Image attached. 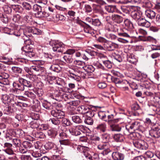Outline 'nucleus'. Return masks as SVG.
<instances>
[{
  "mask_svg": "<svg viewBox=\"0 0 160 160\" xmlns=\"http://www.w3.org/2000/svg\"><path fill=\"white\" fill-rule=\"evenodd\" d=\"M84 30L85 32L91 34L93 33V30L91 27L88 25H86L84 27Z\"/></svg>",
  "mask_w": 160,
  "mask_h": 160,
  "instance_id": "nucleus-44",
  "label": "nucleus"
},
{
  "mask_svg": "<svg viewBox=\"0 0 160 160\" xmlns=\"http://www.w3.org/2000/svg\"><path fill=\"white\" fill-rule=\"evenodd\" d=\"M30 35L29 34H25L24 33L23 35L22 36V38L24 40V42H28V44H32V43L33 42L30 40L29 39V38L28 37H30Z\"/></svg>",
  "mask_w": 160,
  "mask_h": 160,
  "instance_id": "nucleus-37",
  "label": "nucleus"
},
{
  "mask_svg": "<svg viewBox=\"0 0 160 160\" xmlns=\"http://www.w3.org/2000/svg\"><path fill=\"white\" fill-rule=\"evenodd\" d=\"M136 130L142 132L145 131V128L139 122L137 121L132 122L126 125L123 133L126 135H128Z\"/></svg>",
  "mask_w": 160,
  "mask_h": 160,
  "instance_id": "nucleus-2",
  "label": "nucleus"
},
{
  "mask_svg": "<svg viewBox=\"0 0 160 160\" xmlns=\"http://www.w3.org/2000/svg\"><path fill=\"white\" fill-rule=\"evenodd\" d=\"M24 94L27 96L28 97L32 99L34 98L35 97V94L33 92L28 91H25Z\"/></svg>",
  "mask_w": 160,
  "mask_h": 160,
  "instance_id": "nucleus-53",
  "label": "nucleus"
},
{
  "mask_svg": "<svg viewBox=\"0 0 160 160\" xmlns=\"http://www.w3.org/2000/svg\"><path fill=\"white\" fill-rule=\"evenodd\" d=\"M80 108L81 110H80L82 112V113L83 114H86L90 110L89 108L84 106H82Z\"/></svg>",
  "mask_w": 160,
  "mask_h": 160,
  "instance_id": "nucleus-58",
  "label": "nucleus"
},
{
  "mask_svg": "<svg viewBox=\"0 0 160 160\" xmlns=\"http://www.w3.org/2000/svg\"><path fill=\"white\" fill-rule=\"evenodd\" d=\"M64 60L68 63H71L73 61V59L71 57L68 55H66L63 56Z\"/></svg>",
  "mask_w": 160,
  "mask_h": 160,
  "instance_id": "nucleus-50",
  "label": "nucleus"
},
{
  "mask_svg": "<svg viewBox=\"0 0 160 160\" xmlns=\"http://www.w3.org/2000/svg\"><path fill=\"white\" fill-rule=\"evenodd\" d=\"M33 9L34 11L37 12L36 15L39 18L47 17L49 16V14L45 11L44 7L40 5L34 4L33 6Z\"/></svg>",
  "mask_w": 160,
  "mask_h": 160,
  "instance_id": "nucleus-6",
  "label": "nucleus"
},
{
  "mask_svg": "<svg viewBox=\"0 0 160 160\" xmlns=\"http://www.w3.org/2000/svg\"><path fill=\"white\" fill-rule=\"evenodd\" d=\"M145 14L147 17L151 19H154L156 16L155 12L151 9L147 10L145 11Z\"/></svg>",
  "mask_w": 160,
  "mask_h": 160,
  "instance_id": "nucleus-16",
  "label": "nucleus"
},
{
  "mask_svg": "<svg viewBox=\"0 0 160 160\" xmlns=\"http://www.w3.org/2000/svg\"><path fill=\"white\" fill-rule=\"evenodd\" d=\"M118 34L119 36L121 37L118 39V41L123 43H126L128 42L127 40V38H130L131 37L130 36V32L128 31L126 32L125 29H120L117 31Z\"/></svg>",
  "mask_w": 160,
  "mask_h": 160,
  "instance_id": "nucleus-5",
  "label": "nucleus"
},
{
  "mask_svg": "<svg viewBox=\"0 0 160 160\" xmlns=\"http://www.w3.org/2000/svg\"><path fill=\"white\" fill-rule=\"evenodd\" d=\"M69 131L73 135L77 136L80 135V133L78 131L77 126L70 128L69 129Z\"/></svg>",
  "mask_w": 160,
  "mask_h": 160,
  "instance_id": "nucleus-17",
  "label": "nucleus"
},
{
  "mask_svg": "<svg viewBox=\"0 0 160 160\" xmlns=\"http://www.w3.org/2000/svg\"><path fill=\"white\" fill-rule=\"evenodd\" d=\"M127 60L131 63H134L135 62V59L134 55L133 54H128L127 55Z\"/></svg>",
  "mask_w": 160,
  "mask_h": 160,
  "instance_id": "nucleus-35",
  "label": "nucleus"
},
{
  "mask_svg": "<svg viewBox=\"0 0 160 160\" xmlns=\"http://www.w3.org/2000/svg\"><path fill=\"white\" fill-rule=\"evenodd\" d=\"M55 145L54 143L48 142L45 145L44 147L46 150H49L52 149H53Z\"/></svg>",
  "mask_w": 160,
  "mask_h": 160,
  "instance_id": "nucleus-28",
  "label": "nucleus"
},
{
  "mask_svg": "<svg viewBox=\"0 0 160 160\" xmlns=\"http://www.w3.org/2000/svg\"><path fill=\"white\" fill-rule=\"evenodd\" d=\"M59 142L60 144L65 145H69L71 143L70 141L68 139L60 140Z\"/></svg>",
  "mask_w": 160,
  "mask_h": 160,
  "instance_id": "nucleus-52",
  "label": "nucleus"
},
{
  "mask_svg": "<svg viewBox=\"0 0 160 160\" xmlns=\"http://www.w3.org/2000/svg\"><path fill=\"white\" fill-rule=\"evenodd\" d=\"M74 63L75 65V67L79 68L80 69H84L85 63L83 61L80 60H75L74 61Z\"/></svg>",
  "mask_w": 160,
  "mask_h": 160,
  "instance_id": "nucleus-19",
  "label": "nucleus"
},
{
  "mask_svg": "<svg viewBox=\"0 0 160 160\" xmlns=\"http://www.w3.org/2000/svg\"><path fill=\"white\" fill-rule=\"evenodd\" d=\"M84 122L87 124L91 125L93 124V119L90 117H86Z\"/></svg>",
  "mask_w": 160,
  "mask_h": 160,
  "instance_id": "nucleus-40",
  "label": "nucleus"
},
{
  "mask_svg": "<svg viewBox=\"0 0 160 160\" xmlns=\"http://www.w3.org/2000/svg\"><path fill=\"white\" fill-rule=\"evenodd\" d=\"M105 9L109 12L112 13L115 11V7L112 5H108L105 7Z\"/></svg>",
  "mask_w": 160,
  "mask_h": 160,
  "instance_id": "nucleus-45",
  "label": "nucleus"
},
{
  "mask_svg": "<svg viewBox=\"0 0 160 160\" xmlns=\"http://www.w3.org/2000/svg\"><path fill=\"white\" fill-rule=\"evenodd\" d=\"M107 127L106 124L104 123H101L97 125L96 129L101 132H105L106 130Z\"/></svg>",
  "mask_w": 160,
  "mask_h": 160,
  "instance_id": "nucleus-18",
  "label": "nucleus"
},
{
  "mask_svg": "<svg viewBox=\"0 0 160 160\" xmlns=\"http://www.w3.org/2000/svg\"><path fill=\"white\" fill-rule=\"evenodd\" d=\"M30 69L32 71L41 72L43 71L44 68L40 66H32L30 68Z\"/></svg>",
  "mask_w": 160,
  "mask_h": 160,
  "instance_id": "nucleus-32",
  "label": "nucleus"
},
{
  "mask_svg": "<svg viewBox=\"0 0 160 160\" xmlns=\"http://www.w3.org/2000/svg\"><path fill=\"white\" fill-rule=\"evenodd\" d=\"M24 70L27 73H28L29 75V78L26 80H31L32 82V85L33 84V80H32V79L34 78L33 76L31 75L32 74V70H31L30 68L29 69L28 67H25L24 68Z\"/></svg>",
  "mask_w": 160,
  "mask_h": 160,
  "instance_id": "nucleus-30",
  "label": "nucleus"
},
{
  "mask_svg": "<svg viewBox=\"0 0 160 160\" xmlns=\"http://www.w3.org/2000/svg\"><path fill=\"white\" fill-rule=\"evenodd\" d=\"M22 145L24 148H25L28 150L31 147L32 144L30 142L25 141L23 142Z\"/></svg>",
  "mask_w": 160,
  "mask_h": 160,
  "instance_id": "nucleus-39",
  "label": "nucleus"
},
{
  "mask_svg": "<svg viewBox=\"0 0 160 160\" xmlns=\"http://www.w3.org/2000/svg\"><path fill=\"white\" fill-rule=\"evenodd\" d=\"M112 156L114 160H123L124 158V155L118 152H113Z\"/></svg>",
  "mask_w": 160,
  "mask_h": 160,
  "instance_id": "nucleus-11",
  "label": "nucleus"
},
{
  "mask_svg": "<svg viewBox=\"0 0 160 160\" xmlns=\"http://www.w3.org/2000/svg\"><path fill=\"white\" fill-rule=\"evenodd\" d=\"M12 9L16 12L20 13L22 12L23 9L19 5H12Z\"/></svg>",
  "mask_w": 160,
  "mask_h": 160,
  "instance_id": "nucleus-24",
  "label": "nucleus"
},
{
  "mask_svg": "<svg viewBox=\"0 0 160 160\" xmlns=\"http://www.w3.org/2000/svg\"><path fill=\"white\" fill-rule=\"evenodd\" d=\"M85 52L88 53L89 55L88 56L89 57H90V58H91V57L94 56L96 54V52L89 49L86 50Z\"/></svg>",
  "mask_w": 160,
  "mask_h": 160,
  "instance_id": "nucleus-57",
  "label": "nucleus"
},
{
  "mask_svg": "<svg viewBox=\"0 0 160 160\" xmlns=\"http://www.w3.org/2000/svg\"><path fill=\"white\" fill-rule=\"evenodd\" d=\"M0 60H1V62H2L4 63L5 64L9 65L11 63L10 59L5 56H0Z\"/></svg>",
  "mask_w": 160,
  "mask_h": 160,
  "instance_id": "nucleus-26",
  "label": "nucleus"
},
{
  "mask_svg": "<svg viewBox=\"0 0 160 160\" xmlns=\"http://www.w3.org/2000/svg\"><path fill=\"white\" fill-rule=\"evenodd\" d=\"M10 95L7 94H3L1 97V99L5 104L10 102L11 101L12 99L10 98Z\"/></svg>",
  "mask_w": 160,
  "mask_h": 160,
  "instance_id": "nucleus-20",
  "label": "nucleus"
},
{
  "mask_svg": "<svg viewBox=\"0 0 160 160\" xmlns=\"http://www.w3.org/2000/svg\"><path fill=\"white\" fill-rule=\"evenodd\" d=\"M124 23L125 26L129 29H132L133 28L132 24L128 19L124 20Z\"/></svg>",
  "mask_w": 160,
  "mask_h": 160,
  "instance_id": "nucleus-33",
  "label": "nucleus"
},
{
  "mask_svg": "<svg viewBox=\"0 0 160 160\" xmlns=\"http://www.w3.org/2000/svg\"><path fill=\"white\" fill-rule=\"evenodd\" d=\"M72 120L75 123H79L81 122L82 120L79 116L77 115H74L72 117Z\"/></svg>",
  "mask_w": 160,
  "mask_h": 160,
  "instance_id": "nucleus-43",
  "label": "nucleus"
},
{
  "mask_svg": "<svg viewBox=\"0 0 160 160\" xmlns=\"http://www.w3.org/2000/svg\"><path fill=\"white\" fill-rule=\"evenodd\" d=\"M22 131L21 130H17L15 129V130H9V132L8 133H6V137L7 138L8 137L10 140H12V143L13 145L15 146L16 147H20L21 145V140L19 138H12V136H16L17 137V134L19 132H22Z\"/></svg>",
  "mask_w": 160,
  "mask_h": 160,
  "instance_id": "nucleus-3",
  "label": "nucleus"
},
{
  "mask_svg": "<svg viewBox=\"0 0 160 160\" xmlns=\"http://www.w3.org/2000/svg\"><path fill=\"white\" fill-rule=\"evenodd\" d=\"M35 137L38 138H43L45 137V135L42 132H37L35 133Z\"/></svg>",
  "mask_w": 160,
  "mask_h": 160,
  "instance_id": "nucleus-59",
  "label": "nucleus"
},
{
  "mask_svg": "<svg viewBox=\"0 0 160 160\" xmlns=\"http://www.w3.org/2000/svg\"><path fill=\"white\" fill-rule=\"evenodd\" d=\"M102 138L104 142H108L110 138V135L107 133H105L102 134Z\"/></svg>",
  "mask_w": 160,
  "mask_h": 160,
  "instance_id": "nucleus-46",
  "label": "nucleus"
},
{
  "mask_svg": "<svg viewBox=\"0 0 160 160\" xmlns=\"http://www.w3.org/2000/svg\"><path fill=\"white\" fill-rule=\"evenodd\" d=\"M110 129L112 131L119 132L121 131V128L117 124H114L110 126Z\"/></svg>",
  "mask_w": 160,
  "mask_h": 160,
  "instance_id": "nucleus-29",
  "label": "nucleus"
},
{
  "mask_svg": "<svg viewBox=\"0 0 160 160\" xmlns=\"http://www.w3.org/2000/svg\"><path fill=\"white\" fill-rule=\"evenodd\" d=\"M144 155V157L145 158H152L153 157L154 154L152 152L148 151L145 153Z\"/></svg>",
  "mask_w": 160,
  "mask_h": 160,
  "instance_id": "nucleus-48",
  "label": "nucleus"
},
{
  "mask_svg": "<svg viewBox=\"0 0 160 160\" xmlns=\"http://www.w3.org/2000/svg\"><path fill=\"white\" fill-rule=\"evenodd\" d=\"M62 123L63 124L64 126H69L70 125L71 122L70 121L66 118H62Z\"/></svg>",
  "mask_w": 160,
  "mask_h": 160,
  "instance_id": "nucleus-55",
  "label": "nucleus"
},
{
  "mask_svg": "<svg viewBox=\"0 0 160 160\" xmlns=\"http://www.w3.org/2000/svg\"><path fill=\"white\" fill-rule=\"evenodd\" d=\"M48 134L50 137L54 139L58 134V132L55 129L52 128L48 131Z\"/></svg>",
  "mask_w": 160,
  "mask_h": 160,
  "instance_id": "nucleus-21",
  "label": "nucleus"
},
{
  "mask_svg": "<svg viewBox=\"0 0 160 160\" xmlns=\"http://www.w3.org/2000/svg\"><path fill=\"white\" fill-rule=\"evenodd\" d=\"M51 114L54 117L58 119L63 118L65 115V113L63 111L58 109V108L52 110L51 112Z\"/></svg>",
  "mask_w": 160,
  "mask_h": 160,
  "instance_id": "nucleus-7",
  "label": "nucleus"
},
{
  "mask_svg": "<svg viewBox=\"0 0 160 160\" xmlns=\"http://www.w3.org/2000/svg\"><path fill=\"white\" fill-rule=\"evenodd\" d=\"M140 147V149L146 150L148 148V146L147 142L143 140H141Z\"/></svg>",
  "mask_w": 160,
  "mask_h": 160,
  "instance_id": "nucleus-47",
  "label": "nucleus"
},
{
  "mask_svg": "<svg viewBox=\"0 0 160 160\" xmlns=\"http://www.w3.org/2000/svg\"><path fill=\"white\" fill-rule=\"evenodd\" d=\"M42 106L48 110H50L52 109L53 107V106L50 102L46 101L43 102Z\"/></svg>",
  "mask_w": 160,
  "mask_h": 160,
  "instance_id": "nucleus-38",
  "label": "nucleus"
},
{
  "mask_svg": "<svg viewBox=\"0 0 160 160\" xmlns=\"http://www.w3.org/2000/svg\"><path fill=\"white\" fill-rule=\"evenodd\" d=\"M12 145L11 143L6 142L4 144V147L5 149L4 151L8 154H13V152L12 149Z\"/></svg>",
  "mask_w": 160,
  "mask_h": 160,
  "instance_id": "nucleus-10",
  "label": "nucleus"
},
{
  "mask_svg": "<svg viewBox=\"0 0 160 160\" xmlns=\"http://www.w3.org/2000/svg\"><path fill=\"white\" fill-rule=\"evenodd\" d=\"M22 50L25 52L24 54H25L26 53L29 52L30 51H33V49L29 44H28L22 47Z\"/></svg>",
  "mask_w": 160,
  "mask_h": 160,
  "instance_id": "nucleus-25",
  "label": "nucleus"
},
{
  "mask_svg": "<svg viewBox=\"0 0 160 160\" xmlns=\"http://www.w3.org/2000/svg\"><path fill=\"white\" fill-rule=\"evenodd\" d=\"M112 58L119 62H121L122 61V57L116 51V52L112 53Z\"/></svg>",
  "mask_w": 160,
  "mask_h": 160,
  "instance_id": "nucleus-31",
  "label": "nucleus"
},
{
  "mask_svg": "<svg viewBox=\"0 0 160 160\" xmlns=\"http://www.w3.org/2000/svg\"><path fill=\"white\" fill-rule=\"evenodd\" d=\"M90 139L92 141L97 142L100 141V138L96 135H92L90 136Z\"/></svg>",
  "mask_w": 160,
  "mask_h": 160,
  "instance_id": "nucleus-60",
  "label": "nucleus"
},
{
  "mask_svg": "<svg viewBox=\"0 0 160 160\" xmlns=\"http://www.w3.org/2000/svg\"><path fill=\"white\" fill-rule=\"evenodd\" d=\"M22 5L23 8L25 9L29 10L31 8V6L30 4L25 2L22 3Z\"/></svg>",
  "mask_w": 160,
  "mask_h": 160,
  "instance_id": "nucleus-61",
  "label": "nucleus"
},
{
  "mask_svg": "<svg viewBox=\"0 0 160 160\" xmlns=\"http://www.w3.org/2000/svg\"><path fill=\"white\" fill-rule=\"evenodd\" d=\"M137 22L138 25L141 26L148 28L150 25V23L147 21L143 16Z\"/></svg>",
  "mask_w": 160,
  "mask_h": 160,
  "instance_id": "nucleus-9",
  "label": "nucleus"
},
{
  "mask_svg": "<svg viewBox=\"0 0 160 160\" xmlns=\"http://www.w3.org/2000/svg\"><path fill=\"white\" fill-rule=\"evenodd\" d=\"M13 88L10 90L12 93H16L18 91H23L25 87L31 88L32 87V82L29 80H26L21 77H19L17 80L14 81L12 83Z\"/></svg>",
  "mask_w": 160,
  "mask_h": 160,
  "instance_id": "nucleus-1",
  "label": "nucleus"
},
{
  "mask_svg": "<svg viewBox=\"0 0 160 160\" xmlns=\"http://www.w3.org/2000/svg\"><path fill=\"white\" fill-rule=\"evenodd\" d=\"M103 63L105 66L108 68H112V63L109 60H106L103 61Z\"/></svg>",
  "mask_w": 160,
  "mask_h": 160,
  "instance_id": "nucleus-56",
  "label": "nucleus"
},
{
  "mask_svg": "<svg viewBox=\"0 0 160 160\" xmlns=\"http://www.w3.org/2000/svg\"><path fill=\"white\" fill-rule=\"evenodd\" d=\"M32 12H28L26 14V15H25L23 17V20L26 22H28V21H30L32 19Z\"/></svg>",
  "mask_w": 160,
  "mask_h": 160,
  "instance_id": "nucleus-41",
  "label": "nucleus"
},
{
  "mask_svg": "<svg viewBox=\"0 0 160 160\" xmlns=\"http://www.w3.org/2000/svg\"><path fill=\"white\" fill-rule=\"evenodd\" d=\"M111 19L113 22L118 23H120L123 21L122 17L117 14L112 15Z\"/></svg>",
  "mask_w": 160,
  "mask_h": 160,
  "instance_id": "nucleus-15",
  "label": "nucleus"
},
{
  "mask_svg": "<svg viewBox=\"0 0 160 160\" xmlns=\"http://www.w3.org/2000/svg\"><path fill=\"white\" fill-rule=\"evenodd\" d=\"M77 149L79 152L83 153L86 158L89 159V160H93L92 159V157L91 155L88 154L85 151V149H87V148L79 146L78 147Z\"/></svg>",
  "mask_w": 160,
  "mask_h": 160,
  "instance_id": "nucleus-8",
  "label": "nucleus"
},
{
  "mask_svg": "<svg viewBox=\"0 0 160 160\" xmlns=\"http://www.w3.org/2000/svg\"><path fill=\"white\" fill-rule=\"evenodd\" d=\"M78 131L80 133V134L81 133H85L86 132V128L83 125H78L77 126Z\"/></svg>",
  "mask_w": 160,
  "mask_h": 160,
  "instance_id": "nucleus-49",
  "label": "nucleus"
},
{
  "mask_svg": "<svg viewBox=\"0 0 160 160\" xmlns=\"http://www.w3.org/2000/svg\"><path fill=\"white\" fill-rule=\"evenodd\" d=\"M84 69L88 72L92 73L94 72L95 68L92 65H87L85 67Z\"/></svg>",
  "mask_w": 160,
  "mask_h": 160,
  "instance_id": "nucleus-36",
  "label": "nucleus"
},
{
  "mask_svg": "<svg viewBox=\"0 0 160 160\" xmlns=\"http://www.w3.org/2000/svg\"><path fill=\"white\" fill-rule=\"evenodd\" d=\"M28 32H31L33 34L39 35L41 34V30L40 29L35 28L34 27H31L29 28Z\"/></svg>",
  "mask_w": 160,
  "mask_h": 160,
  "instance_id": "nucleus-27",
  "label": "nucleus"
},
{
  "mask_svg": "<svg viewBox=\"0 0 160 160\" xmlns=\"http://www.w3.org/2000/svg\"><path fill=\"white\" fill-rule=\"evenodd\" d=\"M69 77L77 81H79L80 80V78L79 77L78 75L73 73H70Z\"/></svg>",
  "mask_w": 160,
  "mask_h": 160,
  "instance_id": "nucleus-51",
  "label": "nucleus"
},
{
  "mask_svg": "<svg viewBox=\"0 0 160 160\" xmlns=\"http://www.w3.org/2000/svg\"><path fill=\"white\" fill-rule=\"evenodd\" d=\"M149 135L154 138H160V131L157 130L156 129H152L149 131Z\"/></svg>",
  "mask_w": 160,
  "mask_h": 160,
  "instance_id": "nucleus-14",
  "label": "nucleus"
},
{
  "mask_svg": "<svg viewBox=\"0 0 160 160\" xmlns=\"http://www.w3.org/2000/svg\"><path fill=\"white\" fill-rule=\"evenodd\" d=\"M11 69L12 72L15 74H19L22 73V69L19 67L15 66L12 67Z\"/></svg>",
  "mask_w": 160,
  "mask_h": 160,
  "instance_id": "nucleus-34",
  "label": "nucleus"
},
{
  "mask_svg": "<svg viewBox=\"0 0 160 160\" xmlns=\"http://www.w3.org/2000/svg\"><path fill=\"white\" fill-rule=\"evenodd\" d=\"M31 127L32 128H37L39 127V124L37 121H33L31 122Z\"/></svg>",
  "mask_w": 160,
  "mask_h": 160,
  "instance_id": "nucleus-64",
  "label": "nucleus"
},
{
  "mask_svg": "<svg viewBox=\"0 0 160 160\" xmlns=\"http://www.w3.org/2000/svg\"><path fill=\"white\" fill-rule=\"evenodd\" d=\"M103 46H104V49L108 51H112L115 49L116 45L111 42L107 41L103 44Z\"/></svg>",
  "mask_w": 160,
  "mask_h": 160,
  "instance_id": "nucleus-12",
  "label": "nucleus"
},
{
  "mask_svg": "<svg viewBox=\"0 0 160 160\" xmlns=\"http://www.w3.org/2000/svg\"><path fill=\"white\" fill-rule=\"evenodd\" d=\"M49 121L51 122L53 124L55 125H58L60 123V121L57 118H51L49 120Z\"/></svg>",
  "mask_w": 160,
  "mask_h": 160,
  "instance_id": "nucleus-54",
  "label": "nucleus"
},
{
  "mask_svg": "<svg viewBox=\"0 0 160 160\" xmlns=\"http://www.w3.org/2000/svg\"><path fill=\"white\" fill-rule=\"evenodd\" d=\"M113 138L117 142H122L124 139L123 135L120 134H115L113 136Z\"/></svg>",
  "mask_w": 160,
  "mask_h": 160,
  "instance_id": "nucleus-23",
  "label": "nucleus"
},
{
  "mask_svg": "<svg viewBox=\"0 0 160 160\" xmlns=\"http://www.w3.org/2000/svg\"><path fill=\"white\" fill-rule=\"evenodd\" d=\"M84 9L86 12L90 13L92 11V8L91 6L89 5L86 4L85 5Z\"/></svg>",
  "mask_w": 160,
  "mask_h": 160,
  "instance_id": "nucleus-62",
  "label": "nucleus"
},
{
  "mask_svg": "<svg viewBox=\"0 0 160 160\" xmlns=\"http://www.w3.org/2000/svg\"><path fill=\"white\" fill-rule=\"evenodd\" d=\"M9 77V74L5 72H0V77L1 79H8Z\"/></svg>",
  "mask_w": 160,
  "mask_h": 160,
  "instance_id": "nucleus-63",
  "label": "nucleus"
},
{
  "mask_svg": "<svg viewBox=\"0 0 160 160\" xmlns=\"http://www.w3.org/2000/svg\"><path fill=\"white\" fill-rule=\"evenodd\" d=\"M142 2L143 3V6L146 8H149L152 6V4L149 0H143Z\"/></svg>",
  "mask_w": 160,
  "mask_h": 160,
  "instance_id": "nucleus-42",
  "label": "nucleus"
},
{
  "mask_svg": "<svg viewBox=\"0 0 160 160\" xmlns=\"http://www.w3.org/2000/svg\"><path fill=\"white\" fill-rule=\"evenodd\" d=\"M50 69L57 72L62 70V68L58 64H53L50 67Z\"/></svg>",
  "mask_w": 160,
  "mask_h": 160,
  "instance_id": "nucleus-22",
  "label": "nucleus"
},
{
  "mask_svg": "<svg viewBox=\"0 0 160 160\" xmlns=\"http://www.w3.org/2000/svg\"><path fill=\"white\" fill-rule=\"evenodd\" d=\"M131 15L132 18L136 22L143 16L142 13L139 11L135 10L132 12Z\"/></svg>",
  "mask_w": 160,
  "mask_h": 160,
  "instance_id": "nucleus-13",
  "label": "nucleus"
},
{
  "mask_svg": "<svg viewBox=\"0 0 160 160\" xmlns=\"http://www.w3.org/2000/svg\"><path fill=\"white\" fill-rule=\"evenodd\" d=\"M49 44L52 47L54 52L62 53L65 49V45L62 42L59 41L52 40L49 42Z\"/></svg>",
  "mask_w": 160,
  "mask_h": 160,
  "instance_id": "nucleus-4",
  "label": "nucleus"
}]
</instances>
